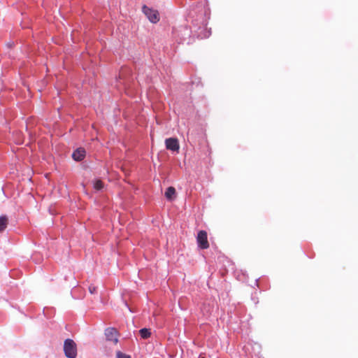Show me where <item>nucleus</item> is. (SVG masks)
<instances>
[{
    "label": "nucleus",
    "mask_w": 358,
    "mask_h": 358,
    "mask_svg": "<svg viewBox=\"0 0 358 358\" xmlns=\"http://www.w3.org/2000/svg\"><path fill=\"white\" fill-rule=\"evenodd\" d=\"M64 351L68 358H76L77 356V348L76 343L70 338L65 340Z\"/></svg>",
    "instance_id": "obj_1"
},
{
    "label": "nucleus",
    "mask_w": 358,
    "mask_h": 358,
    "mask_svg": "<svg viewBox=\"0 0 358 358\" xmlns=\"http://www.w3.org/2000/svg\"><path fill=\"white\" fill-rule=\"evenodd\" d=\"M142 10L152 23H157L159 20V13L157 10L148 8L146 6H143Z\"/></svg>",
    "instance_id": "obj_2"
},
{
    "label": "nucleus",
    "mask_w": 358,
    "mask_h": 358,
    "mask_svg": "<svg viewBox=\"0 0 358 358\" xmlns=\"http://www.w3.org/2000/svg\"><path fill=\"white\" fill-rule=\"evenodd\" d=\"M105 336L106 339L109 341L113 342L114 344H117L118 342V334L114 328H107L105 330Z\"/></svg>",
    "instance_id": "obj_3"
},
{
    "label": "nucleus",
    "mask_w": 358,
    "mask_h": 358,
    "mask_svg": "<svg viewBox=\"0 0 358 358\" xmlns=\"http://www.w3.org/2000/svg\"><path fill=\"white\" fill-rule=\"evenodd\" d=\"M197 242L200 248L206 249L209 245L207 240V234L204 231H200L197 235Z\"/></svg>",
    "instance_id": "obj_4"
},
{
    "label": "nucleus",
    "mask_w": 358,
    "mask_h": 358,
    "mask_svg": "<svg viewBox=\"0 0 358 358\" xmlns=\"http://www.w3.org/2000/svg\"><path fill=\"white\" fill-rule=\"evenodd\" d=\"M166 147L168 150L178 151L179 150L178 141L176 138H169L165 141Z\"/></svg>",
    "instance_id": "obj_5"
},
{
    "label": "nucleus",
    "mask_w": 358,
    "mask_h": 358,
    "mask_svg": "<svg viewBox=\"0 0 358 358\" xmlns=\"http://www.w3.org/2000/svg\"><path fill=\"white\" fill-rule=\"evenodd\" d=\"M85 155V151L83 148H78L73 152L72 157L76 161H81Z\"/></svg>",
    "instance_id": "obj_6"
},
{
    "label": "nucleus",
    "mask_w": 358,
    "mask_h": 358,
    "mask_svg": "<svg viewBox=\"0 0 358 358\" xmlns=\"http://www.w3.org/2000/svg\"><path fill=\"white\" fill-rule=\"evenodd\" d=\"M176 195V189L173 187H169L167 188L166 191L165 192V196L169 200H173L175 198Z\"/></svg>",
    "instance_id": "obj_7"
},
{
    "label": "nucleus",
    "mask_w": 358,
    "mask_h": 358,
    "mask_svg": "<svg viewBox=\"0 0 358 358\" xmlns=\"http://www.w3.org/2000/svg\"><path fill=\"white\" fill-rule=\"evenodd\" d=\"M8 225V218L6 216L3 215L0 217V232L5 230Z\"/></svg>",
    "instance_id": "obj_8"
},
{
    "label": "nucleus",
    "mask_w": 358,
    "mask_h": 358,
    "mask_svg": "<svg viewBox=\"0 0 358 358\" xmlns=\"http://www.w3.org/2000/svg\"><path fill=\"white\" fill-rule=\"evenodd\" d=\"M139 333L141 334V336L145 339V338H148V337H150L151 333H150V329H146V328H143V329H141L140 331H139Z\"/></svg>",
    "instance_id": "obj_9"
},
{
    "label": "nucleus",
    "mask_w": 358,
    "mask_h": 358,
    "mask_svg": "<svg viewBox=\"0 0 358 358\" xmlns=\"http://www.w3.org/2000/svg\"><path fill=\"white\" fill-rule=\"evenodd\" d=\"M93 187L96 190H101L103 187V182L100 180H95L93 182Z\"/></svg>",
    "instance_id": "obj_10"
},
{
    "label": "nucleus",
    "mask_w": 358,
    "mask_h": 358,
    "mask_svg": "<svg viewBox=\"0 0 358 358\" xmlns=\"http://www.w3.org/2000/svg\"><path fill=\"white\" fill-rule=\"evenodd\" d=\"M116 355L117 358H131L129 355L122 353L120 351L117 352Z\"/></svg>",
    "instance_id": "obj_11"
},
{
    "label": "nucleus",
    "mask_w": 358,
    "mask_h": 358,
    "mask_svg": "<svg viewBox=\"0 0 358 358\" xmlns=\"http://www.w3.org/2000/svg\"><path fill=\"white\" fill-rule=\"evenodd\" d=\"M89 291L91 294H94L95 292H96V287H92V286H90L89 287Z\"/></svg>",
    "instance_id": "obj_12"
},
{
    "label": "nucleus",
    "mask_w": 358,
    "mask_h": 358,
    "mask_svg": "<svg viewBox=\"0 0 358 358\" xmlns=\"http://www.w3.org/2000/svg\"><path fill=\"white\" fill-rule=\"evenodd\" d=\"M200 358H205V357H200Z\"/></svg>",
    "instance_id": "obj_13"
}]
</instances>
